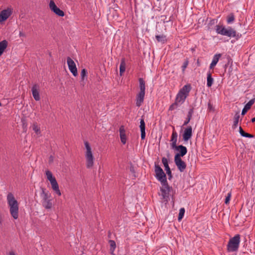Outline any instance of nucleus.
Masks as SVG:
<instances>
[{"mask_svg": "<svg viewBox=\"0 0 255 255\" xmlns=\"http://www.w3.org/2000/svg\"><path fill=\"white\" fill-rule=\"evenodd\" d=\"M211 106V104L210 103L208 104L209 107Z\"/></svg>", "mask_w": 255, "mask_h": 255, "instance_id": "nucleus-50", "label": "nucleus"}, {"mask_svg": "<svg viewBox=\"0 0 255 255\" xmlns=\"http://www.w3.org/2000/svg\"><path fill=\"white\" fill-rule=\"evenodd\" d=\"M86 148L85 158L86 160V167L88 168H91L94 165V157L92 153L91 147L87 141L84 142Z\"/></svg>", "mask_w": 255, "mask_h": 255, "instance_id": "nucleus-3", "label": "nucleus"}, {"mask_svg": "<svg viewBox=\"0 0 255 255\" xmlns=\"http://www.w3.org/2000/svg\"><path fill=\"white\" fill-rule=\"evenodd\" d=\"M115 251H110V253L111 255H116V254L114 253Z\"/></svg>", "mask_w": 255, "mask_h": 255, "instance_id": "nucleus-46", "label": "nucleus"}, {"mask_svg": "<svg viewBox=\"0 0 255 255\" xmlns=\"http://www.w3.org/2000/svg\"><path fill=\"white\" fill-rule=\"evenodd\" d=\"M222 55L221 54H215L213 58L212 62V63L214 64L215 65L217 64L218 62L219 61V60L220 58L221 57Z\"/></svg>", "mask_w": 255, "mask_h": 255, "instance_id": "nucleus-36", "label": "nucleus"}, {"mask_svg": "<svg viewBox=\"0 0 255 255\" xmlns=\"http://www.w3.org/2000/svg\"><path fill=\"white\" fill-rule=\"evenodd\" d=\"M49 8L57 15L59 16H63L64 15V11L56 5L53 0H50L49 2Z\"/></svg>", "mask_w": 255, "mask_h": 255, "instance_id": "nucleus-9", "label": "nucleus"}, {"mask_svg": "<svg viewBox=\"0 0 255 255\" xmlns=\"http://www.w3.org/2000/svg\"><path fill=\"white\" fill-rule=\"evenodd\" d=\"M7 46V42L4 40L0 42V56L2 55L4 50Z\"/></svg>", "mask_w": 255, "mask_h": 255, "instance_id": "nucleus-29", "label": "nucleus"}, {"mask_svg": "<svg viewBox=\"0 0 255 255\" xmlns=\"http://www.w3.org/2000/svg\"><path fill=\"white\" fill-rule=\"evenodd\" d=\"M140 131H141V139H144L145 137V125L144 119L142 118L140 121L139 126Z\"/></svg>", "mask_w": 255, "mask_h": 255, "instance_id": "nucleus-20", "label": "nucleus"}, {"mask_svg": "<svg viewBox=\"0 0 255 255\" xmlns=\"http://www.w3.org/2000/svg\"><path fill=\"white\" fill-rule=\"evenodd\" d=\"M231 195H232L231 192H229L227 194V195L226 197V199H225V203L226 204H228L229 203L230 201L231 200Z\"/></svg>", "mask_w": 255, "mask_h": 255, "instance_id": "nucleus-40", "label": "nucleus"}, {"mask_svg": "<svg viewBox=\"0 0 255 255\" xmlns=\"http://www.w3.org/2000/svg\"><path fill=\"white\" fill-rule=\"evenodd\" d=\"M1 223V217H0V224Z\"/></svg>", "mask_w": 255, "mask_h": 255, "instance_id": "nucleus-49", "label": "nucleus"}, {"mask_svg": "<svg viewBox=\"0 0 255 255\" xmlns=\"http://www.w3.org/2000/svg\"><path fill=\"white\" fill-rule=\"evenodd\" d=\"M192 135V128L191 126L188 127L184 131L183 139L184 141H187Z\"/></svg>", "mask_w": 255, "mask_h": 255, "instance_id": "nucleus-14", "label": "nucleus"}, {"mask_svg": "<svg viewBox=\"0 0 255 255\" xmlns=\"http://www.w3.org/2000/svg\"><path fill=\"white\" fill-rule=\"evenodd\" d=\"M186 98V96H184L178 92L176 97L175 101L176 103H178L179 104L181 105L184 102Z\"/></svg>", "mask_w": 255, "mask_h": 255, "instance_id": "nucleus-24", "label": "nucleus"}, {"mask_svg": "<svg viewBox=\"0 0 255 255\" xmlns=\"http://www.w3.org/2000/svg\"><path fill=\"white\" fill-rule=\"evenodd\" d=\"M42 206L46 210H50L52 208L54 204L51 199L43 201L41 202Z\"/></svg>", "mask_w": 255, "mask_h": 255, "instance_id": "nucleus-21", "label": "nucleus"}, {"mask_svg": "<svg viewBox=\"0 0 255 255\" xmlns=\"http://www.w3.org/2000/svg\"><path fill=\"white\" fill-rule=\"evenodd\" d=\"M255 98L251 99L250 101H249L248 103L245 105L244 108L242 110V115H245L247 112V111L251 109V107L255 103Z\"/></svg>", "mask_w": 255, "mask_h": 255, "instance_id": "nucleus-19", "label": "nucleus"}, {"mask_svg": "<svg viewBox=\"0 0 255 255\" xmlns=\"http://www.w3.org/2000/svg\"><path fill=\"white\" fill-rule=\"evenodd\" d=\"M32 128L33 131L37 134H40V128L39 126L36 123H33L32 126Z\"/></svg>", "mask_w": 255, "mask_h": 255, "instance_id": "nucleus-34", "label": "nucleus"}, {"mask_svg": "<svg viewBox=\"0 0 255 255\" xmlns=\"http://www.w3.org/2000/svg\"><path fill=\"white\" fill-rule=\"evenodd\" d=\"M109 243L110 246V251H115L116 248V244L115 242L113 240H109Z\"/></svg>", "mask_w": 255, "mask_h": 255, "instance_id": "nucleus-38", "label": "nucleus"}, {"mask_svg": "<svg viewBox=\"0 0 255 255\" xmlns=\"http://www.w3.org/2000/svg\"><path fill=\"white\" fill-rule=\"evenodd\" d=\"M240 117V113L239 112H237L235 114L234 118V124L233 125V128H236L237 127Z\"/></svg>", "mask_w": 255, "mask_h": 255, "instance_id": "nucleus-30", "label": "nucleus"}, {"mask_svg": "<svg viewBox=\"0 0 255 255\" xmlns=\"http://www.w3.org/2000/svg\"><path fill=\"white\" fill-rule=\"evenodd\" d=\"M45 174L47 180L49 181L51 185V188L53 190L58 196H61V193L59 189L58 184L55 178L53 176L52 172L50 171L47 170L45 171Z\"/></svg>", "mask_w": 255, "mask_h": 255, "instance_id": "nucleus-4", "label": "nucleus"}, {"mask_svg": "<svg viewBox=\"0 0 255 255\" xmlns=\"http://www.w3.org/2000/svg\"><path fill=\"white\" fill-rule=\"evenodd\" d=\"M139 92L145 93V83L143 78H140L138 79Z\"/></svg>", "mask_w": 255, "mask_h": 255, "instance_id": "nucleus-25", "label": "nucleus"}, {"mask_svg": "<svg viewBox=\"0 0 255 255\" xmlns=\"http://www.w3.org/2000/svg\"><path fill=\"white\" fill-rule=\"evenodd\" d=\"M188 65V61L186 60L184 63L183 64L182 66V72H184L185 69L187 68V66Z\"/></svg>", "mask_w": 255, "mask_h": 255, "instance_id": "nucleus-42", "label": "nucleus"}, {"mask_svg": "<svg viewBox=\"0 0 255 255\" xmlns=\"http://www.w3.org/2000/svg\"><path fill=\"white\" fill-rule=\"evenodd\" d=\"M239 132L242 136L249 138H253L254 137L253 134L245 132L241 127L239 128Z\"/></svg>", "mask_w": 255, "mask_h": 255, "instance_id": "nucleus-33", "label": "nucleus"}, {"mask_svg": "<svg viewBox=\"0 0 255 255\" xmlns=\"http://www.w3.org/2000/svg\"><path fill=\"white\" fill-rule=\"evenodd\" d=\"M155 177L160 182L163 183L167 181L166 176L163 169L158 164H155Z\"/></svg>", "mask_w": 255, "mask_h": 255, "instance_id": "nucleus-6", "label": "nucleus"}, {"mask_svg": "<svg viewBox=\"0 0 255 255\" xmlns=\"http://www.w3.org/2000/svg\"><path fill=\"white\" fill-rule=\"evenodd\" d=\"M225 26L221 25H217L215 27V30L218 34L222 35L224 32Z\"/></svg>", "mask_w": 255, "mask_h": 255, "instance_id": "nucleus-35", "label": "nucleus"}, {"mask_svg": "<svg viewBox=\"0 0 255 255\" xmlns=\"http://www.w3.org/2000/svg\"><path fill=\"white\" fill-rule=\"evenodd\" d=\"M126 70V62L124 59L121 60L120 66V74L121 76L123 75Z\"/></svg>", "mask_w": 255, "mask_h": 255, "instance_id": "nucleus-32", "label": "nucleus"}, {"mask_svg": "<svg viewBox=\"0 0 255 255\" xmlns=\"http://www.w3.org/2000/svg\"><path fill=\"white\" fill-rule=\"evenodd\" d=\"M8 255H16L13 251H10L8 253Z\"/></svg>", "mask_w": 255, "mask_h": 255, "instance_id": "nucleus-45", "label": "nucleus"}, {"mask_svg": "<svg viewBox=\"0 0 255 255\" xmlns=\"http://www.w3.org/2000/svg\"><path fill=\"white\" fill-rule=\"evenodd\" d=\"M235 20V16L233 13L229 14L227 18V22L228 24L233 23Z\"/></svg>", "mask_w": 255, "mask_h": 255, "instance_id": "nucleus-37", "label": "nucleus"}, {"mask_svg": "<svg viewBox=\"0 0 255 255\" xmlns=\"http://www.w3.org/2000/svg\"><path fill=\"white\" fill-rule=\"evenodd\" d=\"M215 66H216V65H215L214 64H213V63H211L210 64V67H209V68H210V69H213V68H214V67Z\"/></svg>", "mask_w": 255, "mask_h": 255, "instance_id": "nucleus-43", "label": "nucleus"}, {"mask_svg": "<svg viewBox=\"0 0 255 255\" xmlns=\"http://www.w3.org/2000/svg\"><path fill=\"white\" fill-rule=\"evenodd\" d=\"M161 187H160L161 193L160 195L162 196L164 201L167 202L169 199V195L170 191V188L169 186L167 181L161 183Z\"/></svg>", "mask_w": 255, "mask_h": 255, "instance_id": "nucleus-5", "label": "nucleus"}, {"mask_svg": "<svg viewBox=\"0 0 255 255\" xmlns=\"http://www.w3.org/2000/svg\"><path fill=\"white\" fill-rule=\"evenodd\" d=\"M49 161L51 162V161H53V156H50V158H49Z\"/></svg>", "mask_w": 255, "mask_h": 255, "instance_id": "nucleus-48", "label": "nucleus"}, {"mask_svg": "<svg viewBox=\"0 0 255 255\" xmlns=\"http://www.w3.org/2000/svg\"><path fill=\"white\" fill-rule=\"evenodd\" d=\"M120 136L121 142L123 144L126 143L127 142V136L126 134V131L125 128L123 126H121L119 129Z\"/></svg>", "mask_w": 255, "mask_h": 255, "instance_id": "nucleus-16", "label": "nucleus"}, {"mask_svg": "<svg viewBox=\"0 0 255 255\" xmlns=\"http://www.w3.org/2000/svg\"><path fill=\"white\" fill-rule=\"evenodd\" d=\"M174 162L178 169L181 172H183L186 168V163L182 160L181 157L174 156Z\"/></svg>", "mask_w": 255, "mask_h": 255, "instance_id": "nucleus-8", "label": "nucleus"}, {"mask_svg": "<svg viewBox=\"0 0 255 255\" xmlns=\"http://www.w3.org/2000/svg\"><path fill=\"white\" fill-rule=\"evenodd\" d=\"M42 192L40 194V196L41 197V202L43 201H45L46 200L49 199L50 197V194L49 193L48 191H46V189L45 188H42L41 189Z\"/></svg>", "mask_w": 255, "mask_h": 255, "instance_id": "nucleus-23", "label": "nucleus"}, {"mask_svg": "<svg viewBox=\"0 0 255 255\" xmlns=\"http://www.w3.org/2000/svg\"><path fill=\"white\" fill-rule=\"evenodd\" d=\"M19 35L20 37H24L25 36V34L24 33H23L22 31L19 32Z\"/></svg>", "mask_w": 255, "mask_h": 255, "instance_id": "nucleus-44", "label": "nucleus"}, {"mask_svg": "<svg viewBox=\"0 0 255 255\" xmlns=\"http://www.w3.org/2000/svg\"><path fill=\"white\" fill-rule=\"evenodd\" d=\"M173 128V130L171 135L170 141L171 142L170 144L171 148L173 149L174 147H176L177 145V137L178 134L177 132L174 130V127Z\"/></svg>", "mask_w": 255, "mask_h": 255, "instance_id": "nucleus-15", "label": "nucleus"}, {"mask_svg": "<svg viewBox=\"0 0 255 255\" xmlns=\"http://www.w3.org/2000/svg\"><path fill=\"white\" fill-rule=\"evenodd\" d=\"M145 93L139 92L136 97V106L139 107L143 103Z\"/></svg>", "mask_w": 255, "mask_h": 255, "instance_id": "nucleus-17", "label": "nucleus"}, {"mask_svg": "<svg viewBox=\"0 0 255 255\" xmlns=\"http://www.w3.org/2000/svg\"><path fill=\"white\" fill-rule=\"evenodd\" d=\"M1 103L0 102V106H1Z\"/></svg>", "mask_w": 255, "mask_h": 255, "instance_id": "nucleus-51", "label": "nucleus"}, {"mask_svg": "<svg viewBox=\"0 0 255 255\" xmlns=\"http://www.w3.org/2000/svg\"><path fill=\"white\" fill-rule=\"evenodd\" d=\"M87 71L86 69H83L81 72V82L84 85V81L87 79Z\"/></svg>", "mask_w": 255, "mask_h": 255, "instance_id": "nucleus-27", "label": "nucleus"}, {"mask_svg": "<svg viewBox=\"0 0 255 255\" xmlns=\"http://www.w3.org/2000/svg\"><path fill=\"white\" fill-rule=\"evenodd\" d=\"M240 243V235H236L234 237L230 239L227 246L228 252H236L238 251Z\"/></svg>", "mask_w": 255, "mask_h": 255, "instance_id": "nucleus-2", "label": "nucleus"}, {"mask_svg": "<svg viewBox=\"0 0 255 255\" xmlns=\"http://www.w3.org/2000/svg\"><path fill=\"white\" fill-rule=\"evenodd\" d=\"M207 86L208 87H210L212 86L214 82V79L212 77L210 71L207 72Z\"/></svg>", "mask_w": 255, "mask_h": 255, "instance_id": "nucleus-26", "label": "nucleus"}, {"mask_svg": "<svg viewBox=\"0 0 255 255\" xmlns=\"http://www.w3.org/2000/svg\"><path fill=\"white\" fill-rule=\"evenodd\" d=\"M251 122L252 123H255V117L251 119Z\"/></svg>", "mask_w": 255, "mask_h": 255, "instance_id": "nucleus-47", "label": "nucleus"}, {"mask_svg": "<svg viewBox=\"0 0 255 255\" xmlns=\"http://www.w3.org/2000/svg\"><path fill=\"white\" fill-rule=\"evenodd\" d=\"M180 104L178 103H176V102L175 101V103L172 104L169 107V110H170V111H173L174 109H176L177 108L178 106Z\"/></svg>", "mask_w": 255, "mask_h": 255, "instance_id": "nucleus-41", "label": "nucleus"}, {"mask_svg": "<svg viewBox=\"0 0 255 255\" xmlns=\"http://www.w3.org/2000/svg\"><path fill=\"white\" fill-rule=\"evenodd\" d=\"M191 89L190 85H186L184 86L179 91V92L186 97L189 95V93Z\"/></svg>", "mask_w": 255, "mask_h": 255, "instance_id": "nucleus-22", "label": "nucleus"}, {"mask_svg": "<svg viewBox=\"0 0 255 255\" xmlns=\"http://www.w3.org/2000/svg\"><path fill=\"white\" fill-rule=\"evenodd\" d=\"M39 86L37 84H34L33 85L31 88L32 94L33 98L36 101H38L40 99V94H39Z\"/></svg>", "mask_w": 255, "mask_h": 255, "instance_id": "nucleus-11", "label": "nucleus"}, {"mask_svg": "<svg viewBox=\"0 0 255 255\" xmlns=\"http://www.w3.org/2000/svg\"><path fill=\"white\" fill-rule=\"evenodd\" d=\"M185 213V209L184 208H182L179 210V213L178 215V221H180L183 218L184 215Z\"/></svg>", "mask_w": 255, "mask_h": 255, "instance_id": "nucleus-39", "label": "nucleus"}, {"mask_svg": "<svg viewBox=\"0 0 255 255\" xmlns=\"http://www.w3.org/2000/svg\"><path fill=\"white\" fill-rule=\"evenodd\" d=\"M173 149H175L178 151V152L175 154V156H177L179 157H183L186 155L187 152V148L182 145L176 146V147L173 148Z\"/></svg>", "mask_w": 255, "mask_h": 255, "instance_id": "nucleus-10", "label": "nucleus"}, {"mask_svg": "<svg viewBox=\"0 0 255 255\" xmlns=\"http://www.w3.org/2000/svg\"><path fill=\"white\" fill-rule=\"evenodd\" d=\"M155 38L158 42L165 43L167 41L166 36L164 34L156 35Z\"/></svg>", "mask_w": 255, "mask_h": 255, "instance_id": "nucleus-28", "label": "nucleus"}, {"mask_svg": "<svg viewBox=\"0 0 255 255\" xmlns=\"http://www.w3.org/2000/svg\"><path fill=\"white\" fill-rule=\"evenodd\" d=\"M67 62L70 71L72 73L73 76H77V69L74 61L70 57H68L67 58Z\"/></svg>", "mask_w": 255, "mask_h": 255, "instance_id": "nucleus-7", "label": "nucleus"}, {"mask_svg": "<svg viewBox=\"0 0 255 255\" xmlns=\"http://www.w3.org/2000/svg\"><path fill=\"white\" fill-rule=\"evenodd\" d=\"M193 112L194 111H193V108L190 109L189 110V111H188V113L187 117L186 118V120L184 122L183 126H186L189 123V122L190 121V120L191 119Z\"/></svg>", "mask_w": 255, "mask_h": 255, "instance_id": "nucleus-31", "label": "nucleus"}, {"mask_svg": "<svg viewBox=\"0 0 255 255\" xmlns=\"http://www.w3.org/2000/svg\"><path fill=\"white\" fill-rule=\"evenodd\" d=\"M162 162L163 164L164 165V166L165 167V170L166 171V173L167 175L169 176V178L172 177V174L171 171L170 170V168L168 165V159L165 157H163L162 158Z\"/></svg>", "mask_w": 255, "mask_h": 255, "instance_id": "nucleus-18", "label": "nucleus"}, {"mask_svg": "<svg viewBox=\"0 0 255 255\" xmlns=\"http://www.w3.org/2000/svg\"><path fill=\"white\" fill-rule=\"evenodd\" d=\"M12 10L10 8H7L2 10L0 13V21L6 20L11 14Z\"/></svg>", "mask_w": 255, "mask_h": 255, "instance_id": "nucleus-12", "label": "nucleus"}, {"mask_svg": "<svg viewBox=\"0 0 255 255\" xmlns=\"http://www.w3.org/2000/svg\"><path fill=\"white\" fill-rule=\"evenodd\" d=\"M6 201L11 216L14 219H17L18 218L19 205L12 193H8L6 196Z\"/></svg>", "mask_w": 255, "mask_h": 255, "instance_id": "nucleus-1", "label": "nucleus"}, {"mask_svg": "<svg viewBox=\"0 0 255 255\" xmlns=\"http://www.w3.org/2000/svg\"><path fill=\"white\" fill-rule=\"evenodd\" d=\"M237 32L236 30L231 27H228L227 28H224L222 35L227 36L229 37H235Z\"/></svg>", "mask_w": 255, "mask_h": 255, "instance_id": "nucleus-13", "label": "nucleus"}]
</instances>
